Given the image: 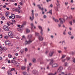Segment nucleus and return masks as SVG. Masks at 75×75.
<instances>
[{
    "instance_id": "f257e3e1",
    "label": "nucleus",
    "mask_w": 75,
    "mask_h": 75,
    "mask_svg": "<svg viewBox=\"0 0 75 75\" xmlns=\"http://www.w3.org/2000/svg\"><path fill=\"white\" fill-rule=\"evenodd\" d=\"M33 37V35H28V40H29L28 41H27L26 40L25 41V45H27V44H30L31 42H32L33 40H32V38Z\"/></svg>"
},
{
    "instance_id": "f03ea898",
    "label": "nucleus",
    "mask_w": 75,
    "mask_h": 75,
    "mask_svg": "<svg viewBox=\"0 0 75 75\" xmlns=\"http://www.w3.org/2000/svg\"><path fill=\"white\" fill-rule=\"evenodd\" d=\"M3 29L6 31H8L9 30V29H10V28L9 27L7 26H3Z\"/></svg>"
},
{
    "instance_id": "7ed1b4c3",
    "label": "nucleus",
    "mask_w": 75,
    "mask_h": 75,
    "mask_svg": "<svg viewBox=\"0 0 75 75\" xmlns=\"http://www.w3.org/2000/svg\"><path fill=\"white\" fill-rule=\"evenodd\" d=\"M32 17H30V20H31V21H32L33 20H34V10H32Z\"/></svg>"
},
{
    "instance_id": "20e7f679",
    "label": "nucleus",
    "mask_w": 75,
    "mask_h": 75,
    "mask_svg": "<svg viewBox=\"0 0 75 75\" xmlns=\"http://www.w3.org/2000/svg\"><path fill=\"white\" fill-rule=\"evenodd\" d=\"M20 10V6H18V8L16 9V11L17 12H18L19 13H21V11Z\"/></svg>"
},
{
    "instance_id": "39448f33",
    "label": "nucleus",
    "mask_w": 75,
    "mask_h": 75,
    "mask_svg": "<svg viewBox=\"0 0 75 75\" xmlns=\"http://www.w3.org/2000/svg\"><path fill=\"white\" fill-rule=\"evenodd\" d=\"M13 32L10 31L8 33L9 37H10V38H13Z\"/></svg>"
},
{
    "instance_id": "423d86ee",
    "label": "nucleus",
    "mask_w": 75,
    "mask_h": 75,
    "mask_svg": "<svg viewBox=\"0 0 75 75\" xmlns=\"http://www.w3.org/2000/svg\"><path fill=\"white\" fill-rule=\"evenodd\" d=\"M11 71H15V69H14V68H12L10 70V71H8V75H12V74H11Z\"/></svg>"
},
{
    "instance_id": "0eeeda50",
    "label": "nucleus",
    "mask_w": 75,
    "mask_h": 75,
    "mask_svg": "<svg viewBox=\"0 0 75 75\" xmlns=\"http://www.w3.org/2000/svg\"><path fill=\"white\" fill-rule=\"evenodd\" d=\"M59 19L60 21L61 24H63V23L65 22V19L63 18L61 19V18H59Z\"/></svg>"
},
{
    "instance_id": "6e6552de",
    "label": "nucleus",
    "mask_w": 75,
    "mask_h": 75,
    "mask_svg": "<svg viewBox=\"0 0 75 75\" xmlns=\"http://www.w3.org/2000/svg\"><path fill=\"white\" fill-rule=\"evenodd\" d=\"M57 67H58V64L57 63H54L52 65V67L53 68Z\"/></svg>"
},
{
    "instance_id": "1a4fd4ad",
    "label": "nucleus",
    "mask_w": 75,
    "mask_h": 75,
    "mask_svg": "<svg viewBox=\"0 0 75 75\" xmlns=\"http://www.w3.org/2000/svg\"><path fill=\"white\" fill-rule=\"evenodd\" d=\"M63 69V68H62V67H60L57 70V72H60Z\"/></svg>"
},
{
    "instance_id": "9d476101",
    "label": "nucleus",
    "mask_w": 75,
    "mask_h": 75,
    "mask_svg": "<svg viewBox=\"0 0 75 75\" xmlns=\"http://www.w3.org/2000/svg\"><path fill=\"white\" fill-rule=\"evenodd\" d=\"M5 44L6 45H10V43L9 40H7L5 41Z\"/></svg>"
},
{
    "instance_id": "9b49d317",
    "label": "nucleus",
    "mask_w": 75,
    "mask_h": 75,
    "mask_svg": "<svg viewBox=\"0 0 75 75\" xmlns=\"http://www.w3.org/2000/svg\"><path fill=\"white\" fill-rule=\"evenodd\" d=\"M38 28L40 30H41V32L40 33H41V34H42V27L41 26H38Z\"/></svg>"
},
{
    "instance_id": "f8f14e48",
    "label": "nucleus",
    "mask_w": 75,
    "mask_h": 75,
    "mask_svg": "<svg viewBox=\"0 0 75 75\" xmlns=\"http://www.w3.org/2000/svg\"><path fill=\"white\" fill-rule=\"evenodd\" d=\"M34 27V28H36L35 27V26H34V24L33 23H32L31 24V30H33V28Z\"/></svg>"
},
{
    "instance_id": "ddd939ff",
    "label": "nucleus",
    "mask_w": 75,
    "mask_h": 75,
    "mask_svg": "<svg viewBox=\"0 0 75 75\" xmlns=\"http://www.w3.org/2000/svg\"><path fill=\"white\" fill-rule=\"evenodd\" d=\"M26 24V22H24L23 23V24H22L21 25V28H23V27H24V26Z\"/></svg>"
},
{
    "instance_id": "4468645a",
    "label": "nucleus",
    "mask_w": 75,
    "mask_h": 75,
    "mask_svg": "<svg viewBox=\"0 0 75 75\" xmlns=\"http://www.w3.org/2000/svg\"><path fill=\"white\" fill-rule=\"evenodd\" d=\"M38 7L40 9V10H41L42 11H43L44 10V8H41V7L40 6V5H37Z\"/></svg>"
},
{
    "instance_id": "2eb2a0df",
    "label": "nucleus",
    "mask_w": 75,
    "mask_h": 75,
    "mask_svg": "<svg viewBox=\"0 0 75 75\" xmlns=\"http://www.w3.org/2000/svg\"><path fill=\"white\" fill-rule=\"evenodd\" d=\"M9 14H10V13L8 12H7L5 13V15L6 17H8Z\"/></svg>"
},
{
    "instance_id": "dca6fc26",
    "label": "nucleus",
    "mask_w": 75,
    "mask_h": 75,
    "mask_svg": "<svg viewBox=\"0 0 75 75\" xmlns=\"http://www.w3.org/2000/svg\"><path fill=\"white\" fill-rule=\"evenodd\" d=\"M26 67L25 66H21V69L22 70H25V69Z\"/></svg>"
},
{
    "instance_id": "f3484780",
    "label": "nucleus",
    "mask_w": 75,
    "mask_h": 75,
    "mask_svg": "<svg viewBox=\"0 0 75 75\" xmlns=\"http://www.w3.org/2000/svg\"><path fill=\"white\" fill-rule=\"evenodd\" d=\"M8 56L9 58H12V57H13L12 55L10 54H8Z\"/></svg>"
},
{
    "instance_id": "a211bd4d",
    "label": "nucleus",
    "mask_w": 75,
    "mask_h": 75,
    "mask_svg": "<svg viewBox=\"0 0 75 75\" xmlns=\"http://www.w3.org/2000/svg\"><path fill=\"white\" fill-rule=\"evenodd\" d=\"M39 39L40 41H42L43 40V38L42 36H40L39 37Z\"/></svg>"
},
{
    "instance_id": "6ab92c4d",
    "label": "nucleus",
    "mask_w": 75,
    "mask_h": 75,
    "mask_svg": "<svg viewBox=\"0 0 75 75\" xmlns=\"http://www.w3.org/2000/svg\"><path fill=\"white\" fill-rule=\"evenodd\" d=\"M54 53V52H50L49 54V55L50 56V57H52V55Z\"/></svg>"
},
{
    "instance_id": "aec40b11",
    "label": "nucleus",
    "mask_w": 75,
    "mask_h": 75,
    "mask_svg": "<svg viewBox=\"0 0 75 75\" xmlns=\"http://www.w3.org/2000/svg\"><path fill=\"white\" fill-rule=\"evenodd\" d=\"M57 72H55V73L54 74H53V73H50L49 74H48V75H57Z\"/></svg>"
},
{
    "instance_id": "412c9836",
    "label": "nucleus",
    "mask_w": 75,
    "mask_h": 75,
    "mask_svg": "<svg viewBox=\"0 0 75 75\" xmlns=\"http://www.w3.org/2000/svg\"><path fill=\"white\" fill-rule=\"evenodd\" d=\"M53 20H54V21L56 22V23H58L59 22V21H58V19H55V18H53Z\"/></svg>"
},
{
    "instance_id": "4be33fe9",
    "label": "nucleus",
    "mask_w": 75,
    "mask_h": 75,
    "mask_svg": "<svg viewBox=\"0 0 75 75\" xmlns=\"http://www.w3.org/2000/svg\"><path fill=\"white\" fill-rule=\"evenodd\" d=\"M22 73L24 75H28L27 73L25 71H23Z\"/></svg>"
},
{
    "instance_id": "5701e85b",
    "label": "nucleus",
    "mask_w": 75,
    "mask_h": 75,
    "mask_svg": "<svg viewBox=\"0 0 75 75\" xmlns=\"http://www.w3.org/2000/svg\"><path fill=\"white\" fill-rule=\"evenodd\" d=\"M12 19H14L15 18V15L14 14H13L11 16Z\"/></svg>"
},
{
    "instance_id": "b1692460",
    "label": "nucleus",
    "mask_w": 75,
    "mask_h": 75,
    "mask_svg": "<svg viewBox=\"0 0 75 75\" xmlns=\"http://www.w3.org/2000/svg\"><path fill=\"white\" fill-rule=\"evenodd\" d=\"M11 24V23L10 22H8L7 23V25L8 26H9Z\"/></svg>"
},
{
    "instance_id": "393cba45",
    "label": "nucleus",
    "mask_w": 75,
    "mask_h": 75,
    "mask_svg": "<svg viewBox=\"0 0 75 75\" xmlns=\"http://www.w3.org/2000/svg\"><path fill=\"white\" fill-rule=\"evenodd\" d=\"M56 5L57 6H58L59 5V1H58V0H57V3L56 4Z\"/></svg>"
},
{
    "instance_id": "a878e982",
    "label": "nucleus",
    "mask_w": 75,
    "mask_h": 75,
    "mask_svg": "<svg viewBox=\"0 0 75 75\" xmlns=\"http://www.w3.org/2000/svg\"><path fill=\"white\" fill-rule=\"evenodd\" d=\"M37 72V71L36 70H35L33 71V74H35Z\"/></svg>"
},
{
    "instance_id": "bb28decb",
    "label": "nucleus",
    "mask_w": 75,
    "mask_h": 75,
    "mask_svg": "<svg viewBox=\"0 0 75 75\" xmlns=\"http://www.w3.org/2000/svg\"><path fill=\"white\" fill-rule=\"evenodd\" d=\"M58 6H57L55 8V10H56L57 11H58Z\"/></svg>"
},
{
    "instance_id": "cd10ccee",
    "label": "nucleus",
    "mask_w": 75,
    "mask_h": 75,
    "mask_svg": "<svg viewBox=\"0 0 75 75\" xmlns=\"http://www.w3.org/2000/svg\"><path fill=\"white\" fill-rule=\"evenodd\" d=\"M35 36H39V33H35Z\"/></svg>"
},
{
    "instance_id": "c85d7f7f",
    "label": "nucleus",
    "mask_w": 75,
    "mask_h": 75,
    "mask_svg": "<svg viewBox=\"0 0 75 75\" xmlns=\"http://www.w3.org/2000/svg\"><path fill=\"white\" fill-rule=\"evenodd\" d=\"M18 31H22V29L21 28H18Z\"/></svg>"
},
{
    "instance_id": "c756f323",
    "label": "nucleus",
    "mask_w": 75,
    "mask_h": 75,
    "mask_svg": "<svg viewBox=\"0 0 75 75\" xmlns=\"http://www.w3.org/2000/svg\"><path fill=\"white\" fill-rule=\"evenodd\" d=\"M2 50H3L2 48H1V49H0V54H1V53H2Z\"/></svg>"
},
{
    "instance_id": "7c9ffc66",
    "label": "nucleus",
    "mask_w": 75,
    "mask_h": 75,
    "mask_svg": "<svg viewBox=\"0 0 75 75\" xmlns=\"http://www.w3.org/2000/svg\"><path fill=\"white\" fill-rule=\"evenodd\" d=\"M1 19L2 20H5V17L4 16H3L1 17Z\"/></svg>"
},
{
    "instance_id": "2f4dec72",
    "label": "nucleus",
    "mask_w": 75,
    "mask_h": 75,
    "mask_svg": "<svg viewBox=\"0 0 75 75\" xmlns=\"http://www.w3.org/2000/svg\"><path fill=\"white\" fill-rule=\"evenodd\" d=\"M49 13H50V14H52V9H51L49 11Z\"/></svg>"
},
{
    "instance_id": "473e14b6",
    "label": "nucleus",
    "mask_w": 75,
    "mask_h": 75,
    "mask_svg": "<svg viewBox=\"0 0 75 75\" xmlns=\"http://www.w3.org/2000/svg\"><path fill=\"white\" fill-rule=\"evenodd\" d=\"M4 38H5V39H7V38H8V37L7 36H5Z\"/></svg>"
},
{
    "instance_id": "72a5a7b5",
    "label": "nucleus",
    "mask_w": 75,
    "mask_h": 75,
    "mask_svg": "<svg viewBox=\"0 0 75 75\" xmlns=\"http://www.w3.org/2000/svg\"><path fill=\"white\" fill-rule=\"evenodd\" d=\"M33 62H36V60H35V58L33 59Z\"/></svg>"
},
{
    "instance_id": "f704fd0d",
    "label": "nucleus",
    "mask_w": 75,
    "mask_h": 75,
    "mask_svg": "<svg viewBox=\"0 0 75 75\" xmlns=\"http://www.w3.org/2000/svg\"><path fill=\"white\" fill-rule=\"evenodd\" d=\"M65 55H62V57L61 58V59H62V58H65Z\"/></svg>"
},
{
    "instance_id": "c9c22d12",
    "label": "nucleus",
    "mask_w": 75,
    "mask_h": 75,
    "mask_svg": "<svg viewBox=\"0 0 75 75\" xmlns=\"http://www.w3.org/2000/svg\"><path fill=\"white\" fill-rule=\"evenodd\" d=\"M52 63H53V60H52L50 62V65H52Z\"/></svg>"
},
{
    "instance_id": "e433bc0d",
    "label": "nucleus",
    "mask_w": 75,
    "mask_h": 75,
    "mask_svg": "<svg viewBox=\"0 0 75 75\" xmlns=\"http://www.w3.org/2000/svg\"><path fill=\"white\" fill-rule=\"evenodd\" d=\"M16 18H21V16L18 15H16Z\"/></svg>"
},
{
    "instance_id": "4c0bfd02",
    "label": "nucleus",
    "mask_w": 75,
    "mask_h": 75,
    "mask_svg": "<svg viewBox=\"0 0 75 75\" xmlns=\"http://www.w3.org/2000/svg\"><path fill=\"white\" fill-rule=\"evenodd\" d=\"M30 30H29V29H26V32L27 33H29V32H30Z\"/></svg>"
},
{
    "instance_id": "58836bf2",
    "label": "nucleus",
    "mask_w": 75,
    "mask_h": 75,
    "mask_svg": "<svg viewBox=\"0 0 75 75\" xmlns=\"http://www.w3.org/2000/svg\"><path fill=\"white\" fill-rule=\"evenodd\" d=\"M58 52L59 53H62V51H61V50H59V51H58Z\"/></svg>"
},
{
    "instance_id": "ea45409f",
    "label": "nucleus",
    "mask_w": 75,
    "mask_h": 75,
    "mask_svg": "<svg viewBox=\"0 0 75 75\" xmlns=\"http://www.w3.org/2000/svg\"><path fill=\"white\" fill-rule=\"evenodd\" d=\"M30 66H29L28 67V71H29V69H30Z\"/></svg>"
},
{
    "instance_id": "a19ab883",
    "label": "nucleus",
    "mask_w": 75,
    "mask_h": 75,
    "mask_svg": "<svg viewBox=\"0 0 75 75\" xmlns=\"http://www.w3.org/2000/svg\"><path fill=\"white\" fill-rule=\"evenodd\" d=\"M70 54H72V55H74V54H75V53H74V52H70Z\"/></svg>"
},
{
    "instance_id": "79ce46f5",
    "label": "nucleus",
    "mask_w": 75,
    "mask_h": 75,
    "mask_svg": "<svg viewBox=\"0 0 75 75\" xmlns=\"http://www.w3.org/2000/svg\"><path fill=\"white\" fill-rule=\"evenodd\" d=\"M25 51H26V52H27V51H28V49H27V48H26L25 49Z\"/></svg>"
},
{
    "instance_id": "37998d69",
    "label": "nucleus",
    "mask_w": 75,
    "mask_h": 75,
    "mask_svg": "<svg viewBox=\"0 0 75 75\" xmlns=\"http://www.w3.org/2000/svg\"><path fill=\"white\" fill-rule=\"evenodd\" d=\"M69 23L71 25H72V21L70 22Z\"/></svg>"
},
{
    "instance_id": "c03bdc74",
    "label": "nucleus",
    "mask_w": 75,
    "mask_h": 75,
    "mask_svg": "<svg viewBox=\"0 0 75 75\" xmlns=\"http://www.w3.org/2000/svg\"><path fill=\"white\" fill-rule=\"evenodd\" d=\"M64 65L65 67H67V63L66 62L64 64Z\"/></svg>"
},
{
    "instance_id": "a18cd8bd",
    "label": "nucleus",
    "mask_w": 75,
    "mask_h": 75,
    "mask_svg": "<svg viewBox=\"0 0 75 75\" xmlns=\"http://www.w3.org/2000/svg\"><path fill=\"white\" fill-rule=\"evenodd\" d=\"M68 34L70 35H71V32H69L68 33Z\"/></svg>"
},
{
    "instance_id": "49530a36",
    "label": "nucleus",
    "mask_w": 75,
    "mask_h": 75,
    "mask_svg": "<svg viewBox=\"0 0 75 75\" xmlns=\"http://www.w3.org/2000/svg\"><path fill=\"white\" fill-rule=\"evenodd\" d=\"M3 50H5V51L7 50V48H6V47H4L3 48Z\"/></svg>"
},
{
    "instance_id": "de8ad7c7",
    "label": "nucleus",
    "mask_w": 75,
    "mask_h": 75,
    "mask_svg": "<svg viewBox=\"0 0 75 75\" xmlns=\"http://www.w3.org/2000/svg\"><path fill=\"white\" fill-rule=\"evenodd\" d=\"M68 3L67 2H65V6H67L68 5Z\"/></svg>"
},
{
    "instance_id": "09e8293b",
    "label": "nucleus",
    "mask_w": 75,
    "mask_h": 75,
    "mask_svg": "<svg viewBox=\"0 0 75 75\" xmlns=\"http://www.w3.org/2000/svg\"><path fill=\"white\" fill-rule=\"evenodd\" d=\"M58 26L59 27H61V24H59Z\"/></svg>"
},
{
    "instance_id": "8fccbe9b",
    "label": "nucleus",
    "mask_w": 75,
    "mask_h": 75,
    "mask_svg": "<svg viewBox=\"0 0 75 75\" xmlns=\"http://www.w3.org/2000/svg\"><path fill=\"white\" fill-rule=\"evenodd\" d=\"M46 1L47 2H48L49 1H51V0H46Z\"/></svg>"
},
{
    "instance_id": "3c124183",
    "label": "nucleus",
    "mask_w": 75,
    "mask_h": 75,
    "mask_svg": "<svg viewBox=\"0 0 75 75\" xmlns=\"http://www.w3.org/2000/svg\"><path fill=\"white\" fill-rule=\"evenodd\" d=\"M61 74H62L63 75H65V73H64V72H62L61 73Z\"/></svg>"
},
{
    "instance_id": "603ef678",
    "label": "nucleus",
    "mask_w": 75,
    "mask_h": 75,
    "mask_svg": "<svg viewBox=\"0 0 75 75\" xmlns=\"http://www.w3.org/2000/svg\"><path fill=\"white\" fill-rule=\"evenodd\" d=\"M13 61H14L15 60H16V58L14 57L13 58Z\"/></svg>"
},
{
    "instance_id": "864d4df0",
    "label": "nucleus",
    "mask_w": 75,
    "mask_h": 75,
    "mask_svg": "<svg viewBox=\"0 0 75 75\" xmlns=\"http://www.w3.org/2000/svg\"><path fill=\"white\" fill-rule=\"evenodd\" d=\"M63 34H64V35H66V33H65V31H64L63 32Z\"/></svg>"
},
{
    "instance_id": "5fc2aeb1",
    "label": "nucleus",
    "mask_w": 75,
    "mask_h": 75,
    "mask_svg": "<svg viewBox=\"0 0 75 75\" xmlns=\"http://www.w3.org/2000/svg\"><path fill=\"white\" fill-rule=\"evenodd\" d=\"M22 38L23 39H24L25 38V36L24 35H23V36H22Z\"/></svg>"
},
{
    "instance_id": "6e6d98bb",
    "label": "nucleus",
    "mask_w": 75,
    "mask_h": 75,
    "mask_svg": "<svg viewBox=\"0 0 75 75\" xmlns=\"http://www.w3.org/2000/svg\"><path fill=\"white\" fill-rule=\"evenodd\" d=\"M44 18H47V16H46L45 15H44Z\"/></svg>"
},
{
    "instance_id": "4d7b16f0",
    "label": "nucleus",
    "mask_w": 75,
    "mask_h": 75,
    "mask_svg": "<svg viewBox=\"0 0 75 75\" xmlns=\"http://www.w3.org/2000/svg\"><path fill=\"white\" fill-rule=\"evenodd\" d=\"M69 18H72V16H69Z\"/></svg>"
},
{
    "instance_id": "13d9d810",
    "label": "nucleus",
    "mask_w": 75,
    "mask_h": 75,
    "mask_svg": "<svg viewBox=\"0 0 75 75\" xmlns=\"http://www.w3.org/2000/svg\"><path fill=\"white\" fill-rule=\"evenodd\" d=\"M71 10H74V9H75V8H71Z\"/></svg>"
},
{
    "instance_id": "bf43d9fd",
    "label": "nucleus",
    "mask_w": 75,
    "mask_h": 75,
    "mask_svg": "<svg viewBox=\"0 0 75 75\" xmlns=\"http://www.w3.org/2000/svg\"><path fill=\"white\" fill-rule=\"evenodd\" d=\"M67 58L68 60H69V59H70V57H67Z\"/></svg>"
},
{
    "instance_id": "052dcab7",
    "label": "nucleus",
    "mask_w": 75,
    "mask_h": 75,
    "mask_svg": "<svg viewBox=\"0 0 75 75\" xmlns=\"http://www.w3.org/2000/svg\"><path fill=\"white\" fill-rule=\"evenodd\" d=\"M74 36H72L71 37V39H74Z\"/></svg>"
},
{
    "instance_id": "680f3d73",
    "label": "nucleus",
    "mask_w": 75,
    "mask_h": 75,
    "mask_svg": "<svg viewBox=\"0 0 75 75\" xmlns=\"http://www.w3.org/2000/svg\"><path fill=\"white\" fill-rule=\"evenodd\" d=\"M24 52V51H23V50H21V54H22V53H23V52Z\"/></svg>"
},
{
    "instance_id": "e2e57ef3",
    "label": "nucleus",
    "mask_w": 75,
    "mask_h": 75,
    "mask_svg": "<svg viewBox=\"0 0 75 75\" xmlns=\"http://www.w3.org/2000/svg\"><path fill=\"white\" fill-rule=\"evenodd\" d=\"M3 7H4V8H6V6L4 5L3 6Z\"/></svg>"
},
{
    "instance_id": "0e129e2a",
    "label": "nucleus",
    "mask_w": 75,
    "mask_h": 75,
    "mask_svg": "<svg viewBox=\"0 0 75 75\" xmlns=\"http://www.w3.org/2000/svg\"><path fill=\"white\" fill-rule=\"evenodd\" d=\"M8 63H9V64H10V63H11V62L10 61V60H8Z\"/></svg>"
},
{
    "instance_id": "69168bd1",
    "label": "nucleus",
    "mask_w": 75,
    "mask_h": 75,
    "mask_svg": "<svg viewBox=\"0 0 75 75\" xmlns=\"http://www.w3.org/2000/svg\"><path fill=\"white\" fill-rule=\"evenodd\" d=\"M14 61H13V60H11V63H14Z\"/></svg>"
},
{
    "instance_id": "338daca9",
    "label": "nucleus",
    "mask_w": 75,
    "mask_h": 75,
    "mask_svg": "<svg viewBox=\"0 0 75 75\" xmlns=\"http://www.w3.org/2000/svg\"><path fill=\"white\" fill-rule=\"evenodd\" d=\"M2 35H0V38H2Z\"/></svg>"
},
{
    "instance_id": "774afa93",
    "label": "nucleus",
    "mask_w": 75,
    "mask_h": 75,
    "mask_svg": "<svg viewBox=\"0 0 75 75\" xmlns=\"http://www.w3.org/2000/svg\"><path fill=\"white\" fill-rule=\"evenodd\" d=\"M73 62H74V63H75V59H74L73 60Z\"/></svg>"
}]
</instances>
